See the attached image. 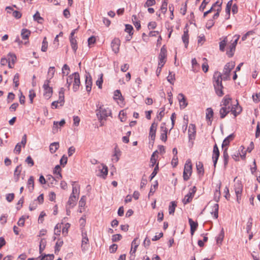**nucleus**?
Segmentation results:
<instances>
[{
	"label": "nucleus",
	"mask_w": 260,
	"mask_h": 260,
	"mask_svg": "<svg viewBox=\"0 0 260 260\" xmlns=\"http://www.w3.org/2000/svg\"><path fill=\"white\" fill-rule=\"evenodd\" d=\"M230 74H224L223 75L219 72H215L213 75V85L215 92L219 96L223 95L222 89L223 88L222 80H227L229 79Z\"/></svg>",
	"instance_id": "obj_1"
},
{
	"label": "nucleus",
	"mask_w": 260,
	"mask_h": 260,
	"mask_svg": "<svg viewBox=\"0 0 260 260\" xmlns=\"http://www.w3.org/2000/svg\"><path fill=\"white\" fill-rule=\"evenodd\" d=\"M96 114L98 119H104L106 120L107 117L111 115V111L108 108L100 106L96 110Z\"/></svg>",
	"instance_id": "obj_2"
},
{
	"label": "nucleus",
	"mask_w": 260,
	"mask_h": 260,
	"mask_svg": "<svg viewBox=\"0 0 260 260\" xmlns=\"http://www.w3.org/2000/svg\"><path fill=\"white\" fill-rule=\"evenodd\" d=\"M192 173V164L190 159L186 160L184 168L183 177L185 181H187Z\"/></svg>",
	"instance_id": "obj_3"
},
{
	"label": "nucleus",
	"mask_w": 260,
	"mask_h": 260,
	"mask_svg": "<svg viewBox=\"0 0 260 260\" xmlns=\"http://www.w3.org/2000/svg\"><path fill=\"white\" fill-rule=\"evenodd\" d=\"M234 38H236L234 41L233 40L231 41L230 44L229 45L228 50L226 51V54L230 57H232L234 54L236 46L240 38V36H235Z\"/></svg>",
	"instance_id": "obj_4"
},
{
	"label": "nucleus",
	"mask_w": 260,
	"mask_h": 260,
	"mask_svg": "<svg viewBox=\"0 0 260 260\" xmlns=\"http://www.w3.org/2000/svg\"><path fill=\"white\" fill-rule=\"evenodd\" d=\"M82 241L81 249L83 252L87 251L89 246V239L87 237V233L84 230H82Z\"/></svg>",
	"instance_id": "obj_5"
},
{
	"label": "nucleus",
	"mask_w": 260,
	"mask_h": 260,
	"mask_svg": "<svg viewBox=\"0 0 260 260\" xmlns=\"http://www.w3.org/2000/svg\"><path fill=\"white\" fill-rule=\"evenodd\" d=\"M50 82L49 80H45L43 86L44 90V95L47 99L51 96L53 92L52 87L49 85Z\"/></svg>",
	"instance_id": "obj_6"
},
{
	"label": "nucleus",
	"mask_w": 260,
	"mask_h": 260,
	"mask_svg": "<svg viewBox=\"0 0 260 260\" xmlns=\"http://www.w3.org/2000/svg\"><path fill=\"white\" fill-rule=\"evenodd\" d=\"M167 49L166 48L163 46L160 51V53L158 55V66H161L163 67L166 62V58H167Z\"/></svg>",
	"instance_id": "obj_7"
},
{
	"label": "nucleus",
	"mask_w": 260,
	"mask_h": 260,
	"mask_svg": "<svg viewBox=\"0 0 260 260\" xmlns=\"http://www.w3.org/2000/svg\"><path fill=\"white\" fill-rule=\"evenodd\" d=\"M71 77H73V90L76 91L78 90L80 85L79 74L78 73L75 72L71 75Z\"/></svg>",
	"instance_id": "obj_8"
},
{
	"label": "nucleus",
	"mask_w": 260,
	"mask_h": 260,
	"mask_svg": "<svg viewBox=\"0 0 260 260\" xmlns=\"http://www.w3.org/2000/svg\"><path fill=\"white\" fill-rule=\"evenodd\" d=\"M157 127V123L153 122L150 126L149 137L150 139L153 142L155 138L156 131Z\"/></svg>",
	"instance_id": "obj_9"
},
{
	"label": "nucleus",
	"mask_w": 260,
	"mask_h": 260,
	"mask_svg": "<svg viewBox=\"0 0 260 260\" xmlns=\"http://www.w3.org/2000/svg\"><path fill=\"white\" fill-rule=\"evenodd\" d=\"M137 238L135 239L132 243V248L130 251L131 255L129 257L131 260L134 259L135 257V253L139 244V243L137 242Z\"/></svg>",
	"instance_id": "obj_10"
},
{
	"label": "nucleus",
	"mask_w": 260,
	"mask_h": 260,
	"mask_svg": "<svg viewBox=\"0 0 260 260\" xmlns=\"http://www.w3.org/2000/svg\"><path fill=\"white\" fill-rule=\"evenodd\" d=\"M85 83L86 90L88 92H89L91 90L92 82L91 77L89 73H86Z\"/></svg>",
	"instance_id": "obj_11"
},
{
	"label": "nucleus",
	"mask_w": 260,
	"mask_h": 260,
	"mask_svg": "<svg viewBox=\"0 0 260 260\" xmlns=\"http://www.w3.org/2000/svg\"><path fill=\"white\" fill-rule=\"evenodd\" d=\"M188 138L189 139L193 140L195 138L196 128V125L193 124H190L188 127Z\"/></svg>",
	"instance_id": "obj_12"
},
{
	"label": "nucleus",
	"mask_w": 260,
	"mask_h": 260,
	"mask_svg": "<svg viewBox=\"0 0 260 260\" xmlns=\"http://www.w3.org/2000/svg\"><path fill=\"white\" fill-rule=\"evenodd\" d=\"M167 132L168 129L165 126V123H162L160 126V139L164 142H166L167 140Z\"/></svg>",
	"instance_id": "obj_13"
},
{
	"label": "nucleus",
	"mask_w": 260,
	"mask_h": 260,
	"mask_svg": "<svg viewBox=\"0 0 260 260\" xmlns=\"http://www.w3.org/2000/svg\"><path fill=\"white\" fill-rule=\"evenodd\" d=\"M120 44V41L118 38H115L112 41L111 47H112V50L115 53H117L119 52Z\"/></svg>",
	"instance_id": "obj_14"
},
{
	"label": "nucleus",
	"mask_w": 260,
	"mask_h": 260,
	"mask_svg": "<svg viewBox=\"0 0 260 260\" xmlns=\"http://www.w3.org/2000/svg\"><path fill=\"white\" fill-rule=\"evenodd\" d=\"M235 63L234 61H231L227 63L223 69V73L224 74H230L231 71L234 68Z\"/></svg>",
	"instance_id": "obj_15"
},
{
	"label": "nucleus",
	"mask_w": 260,
	"mask_h": 260,
	"mask_svg": "<svg viewBox=\"0 0 260 260\" xmlns=\"http://www.w3.org/2000/svg\"><path fill=\"white\" fill-rule=\"evenodd\" d=\"M219 156V151L216 144H215L213 147L212 158L214 162V166H216L217 160Z\"/></svg>",
	"instance_id": "obj_16"
},
{
	"label": "nucleus",
	"mask_w": 260,
	"mask_h": 260,
	"mask_svg": "<svg viewBox=\"0 0 260 260\" xmlns=\"http://www.w3.org/2000/svg\"><path fill=\"white\" fill-rule=\"evenodd\" d=\"M178 99L180 104V107L181 109H184L187 106L186 99L182 93H179L178 96Z\"/></svg>",
	"instance_id": "obj_17"
},
{
	"label": "nucleus",
	"mask_w": 260,
	"mask_h": 260,
	"mask_svg": "<svg viewBox=\"0 0 260 260\" xmlns=\"http://www.w3.org/2000/svg\"><path fill=\"white\" fill-rule=\"evenodd\" d=\"M213 114L214 112L211 108H208L206 109V118L209 125H211L212 123V118L213 116Z\"/></svg>",
	"instance_id": "obj_18"
},
{
	"label": "nucleus",
	"mask_w": 260,
	"mask_h": 260,
	"mask_svg": "<svg viewBox=\"0 0 260 260\" xmlns=\"http://www.w3.org/2000/svg\"><path fill=\"white\" fill-rule=\"evenodd\" d=\"M99 169L101 173V174L99 175V176L103 177V178H105L108 174L107 167L106 165H104V164H101L99 167Z\"/></svg>",
	"instance_id": "obj_19"
},
{
	"label": "nucleus",
	"mask_w": 260,
	"mask_h": 260,
	"mask_svg": "<svg viewBox=\"0 0 260 260\" xmlns=\"http://www.w3.org/2000/svg\"><path fill=\"white\" fill-rule=\"evenodd\" d=\"M231 108L230 106L222 107L219 111V114L221 118H224L226 115L231 112Z\"/></svg>",
	"instance_id": "obj_20"
},
{
	"label": "nucleus",
	"mask_w": 260,
	"mask_h": 260,
	"mask_svg": "<svg viewBox=\"0 0 260 260\" xmlns=\"http://www.w3.org/2000/svg\"><path fill=\"white\" fill-rule=\"evenodd\" d=\"M188 222L190 226V234L191 235H193L197 229L198 223L197 222H194L191 218L188 219Z\"/></svg>",
	"instance_id": "obj_21"
},
{
	"label": "nucleus",
	"mask_w": 260,
	"mask_h": 260,
	"mask_svg": "<svg viewBox=\"0 0 260 260\" xmlns=\"http://www.w3.org/2000/svg\"><path fill=\"white\" fill-rule=\"evenodd\" d=\"M121 155V151L118 148L117 145H116L114 148L113 158L112 160L115 162H117L119 159V156Z\"/></svg>",
	"instance_id": "obj_22"
},
{
	"label": "nucleus",
	"mask_w": 260,
	"mask_h": 260,
	"mask_svg": "<svg viewBox=\"0 0 260 260\" xmlns=\"http://www.w3.org/2000/svg\"><path fill=\"white\" fill-rule=\"evenodd\" d=\"M188 39H189V35H188V30L186 29L184 30L183 35L182 36V40L184 44L185 48L187 47L188 44Z\"/></svg>",
	"instance_id": "obj_23"
},
{
	"label": "nucleus",
	"mask_w": 260,
	"mask_h": 260,
	"mask_svg": "<svg viewBox=\"0 0 260 260\" xmlns=\"http://www.w3.org/2000/svg\"><path fill=\"white\" fill-rule=\"evenodd\" d=\"M234 137V134H232L228 136L226 138H225L222 144V147L224 148V147L228 146L229 145L230 141L233 140Z\"/></svg>",
	"instance_id": "obj_24"
},
{
	"label": "nucleus",
	"mask_w": 260,
	"mask_h": 260,
	"mask_svg": "<svg viewBox=\"0 0 260 260\" xmlns=\"http://www.w3.org/2000/svg\"><path fill=\"white\" fill-rule=\"evenodd\" d=\"M75 182H72V192L71 195H73L74 196L79 197L80 193V187L78 185H74Z\"/></svg>",
	"instance_id": "obj_25"
},
{
	"label": "nucleus",
	"mask_w": 260,
	"mask_h": 260,
	"mask_svg": "<svg viewBox=\"0 0 260 260\" xmlns=\"http://www.w3.org/2000/svg\"><path fill=\"white\" fill-rule=\"evenodd\" d=\"M234 189L236 194H241L243 189V186L239 182H237L234 185Z\"/></svg>",
	"instance_id": "obj_26"
},
{
	"label": "nucleus",
	"mask_w": 260,
	"mask_h": 260,
	"mask_svg": "<svg viewBox=\"0 0 260 260\" xmlns=\"http://www.w3.org/2000/svg\"><path fill=\"white\" fill-rule=\"evenodd\" d=\"M27 187L29 192H32L34 189V178L33 176H30L27 183Z\"/></svg>",
	"instance_id": "obj_27"
},
{
	"label": "nucleus",
	"mask_w": 260,
	"mask_h": 260,
	"mask_svg": "<svg viewBox=\"0 0 260 260\" xmlns=\"http://www.w3.org/2000/svg\"><path fill=\"white\" fill-rule=\"evenodd\" d=\"M229 42V39L228 37L224 38L223 40L219 42V49L220 51L223 52L225 49V47Z\"/></svg>",
	"instance_id": "obj_28"
},
{
	"label": "nucleus",
	"mask_w": 260,
	"mask_h": 260,
	"mask_svg": "<svg viewBox=\"0 0 260 260\" xmlns=\"http://www.w3.org/2000/svg\"><path fill=\"white\" fill-rule=\"evenodd\" d=\"M59 144L58 142H53L50 144L49 146V150L51 153H55L58 149Z\"/></svg>",
	"instance_id": "obj_29"
},
{
	"label": "nucleus",
	"mask_w": 260,
	"mask_h": 260,
	"mask_svg": "<svg viewBox=\"0 0 260 260\" xmlns=\"http://www.w3.org/2000/svg\"><path fill=\"white\" fill-rule=\"evenodd\" d=\"M218 209L219 205L217 203L214 204L212 206V210L211 213L212 214H213L214 217L215 219H217L218 217Z\"/></svg>",
	"instance_id": "obj_30"
},
{
	"label": "nucleus",
	"mask_w": 260,
	"mask_h": 260,
	"mask_svg": "<svg viewBox=\"0 0 260 260\" xmlns=\"http://www.w3.org/2000/svg\"><path fill=\"white\" fill-rule=\"evenodd\" d=\"M194 197V195H192V193L190 192H188L184 197V198L182 200L183 203L185 205L187 203L190 202Z\"/></svg>",
	"instance_id": "obj_31"
},
{
	"label": "nucleus",
	"mask_w": 260,
	"mask_h": 260,
	"mask_svg": "<svg viewBox=\"0 0 260 260\" xmlns=\"http://www.w3.org/2000/svg\"><path fill=\"white\" fill-rule=\"evenodd\" d=\"M196 168L199 174L203 175L204 173L203 164L202 162L199 161L196 164Z\"/></svg>",
	"instance_id": "obj_32"
},
{
	"label": "nucleus",
	"mask_w": 260,
	"mask_h": 260,
	"mask_svg": "<svg viewBox=\"0 0 260 260\" xmlns=\"http://www.w3.org/2000/svg\"><path fill=\"white\" fill-rule=\"evenodd\" d=\"M78 198V197L71 195L68 202V204L71 207H74L76 203Z\"/></svg>",
	"instance_id": "obj_33"
},
{
	"label": "nucleus",
	"mask_w": 260,
	"mask_h": 260,
	"mask_svg": "<svg viewBox=\"0 0 260 260\" xmlns=\"http://www.w3.org/2000/svg\"><path fill=\"white\" fill-rule=\"evenodd\" d=\"M7 59L8 62L12 63L13 65H14L16 61V56L14 54L9 53L7 56Z\"/></svg>",
	"instance_id": "obj_34"
},
{
	"label": "nucleus",
	"mask_w": 260,
	"mask_h": 260,
	"mask_svg": "<svg viewBox=\"0 0 260 260\" xmlns=\"http://www.w3.org/2000/svg\"><path fill=\"white\" fill-rule=\"evenodd\" d=\"M71 46L74 52L75 53L78 49L77 41L75 38H72L70 39Z\"/></svg>",
	"instance_id": "obj_35"
},
{
	"label": "nucleus",
	"mask_w": 260,
	"mask_h": 260,
	"mask_svg": "<svg viewBox=\"0 0 260 260\" xmlns=\"http://www.w3.org/2000/svg\"><path fill=\"white\" fill-rule=\"evenodd\" d=\"M157 153H158V151L157 150H156L152 153V154L151 156L150 162L151 164V167H153L156 162L157 157V156L156 155Z\"/></svg>",
	"instance_id": "obj_36"
},
{
	"label": "nucleus",
	"mask_w": 260,
	"mask_h": 260,
	"mask_svg": "<svg viewBox=\"0 0 260 260\" xmlns=\"http://www.w3.org/2000/svg\"><path fill=\"white\" fill-rule=\"evenodd\" d=\"M30 34V31L25 28H23L21 30V36L23 39H27Z\"/></svg>",
	"instance_id": "obj_37"
},
{
	"label": "nucleus",
	"mask_w": 260,
	"mask_h": 260,
	"mask_svg": "<svg viewBox=\"0 0 260 260\" xmlns=\"http://www.w3.org/2000/svg\"><path fill=\"white\" fill-rule=\"evenodd\" d=\"M21 172V168L20 166H18L14 171V178L16 181H18L19 178V176Z\"/></svg>",
	"instance_id": "obj_38"
},
{
	"label": "nucleus",
	"mask_w": 260,
	"mask_h": 260,
	"mask_svg": "<svg viewBox=\"0 0 260 260\" xmlns=\"http://www.w3.org/2000/svg\"><path fill=\"white\" fill-rule=\"evenodd\" d=\"M64 89L63 88H61L59 91V102L60 103V106H62L64 104Z\"/></svg>",
	"instance_id": "obj_39"
},
{
	"label": "nucleus",
	"mask_w": 260,
	"mask_h": 260,
	"mask_svg": "<svg viewBox=\"0 0 260 260\" xmlns=\"http://www.w3.org/2000/svg\"><path fill=\"white\" fill-rule=\"evenodd\" d=\"M242 111L241 107L236 106V107H232L231 109V112L234 115L235 117H236L238 114H239Z\"/></svg>",
	"instance_id": "obj_40"
},
{
	"label": "nucleus",
	"mask_w": 260,
	"mask_h": 260,
	"mask_svg": "<svg viewBox=\"0 0 260 260\" xmlns=\"http://www.w3.org/2000/svg\"><path fill=\"white\" fill-rule=\"evenodd\" d=\"M46 245V241L45 239H41L39 245V252L42 254L43 251L44 250Z\"/></svg>",
	"instance_id": "obj_41"
},
{
	"label": "nucleus",
	"mask_w": 260,
	"mask_h": 260,
	"mask_svg": "<svg viewBox=\"0 0 260 260\" xmlns=\"http://www.w3.org/2000/svg\"><path fill=\"white\" fill-rule=\"evenodd\" d=\"M176 206H177V204H176L175 202L172 201L170 203V204L169 207V212L170 214H174Z\"/></svg>",
	"instance_id": "obj_42"
},
{
	"label": "nucleus",
	"mask_w": 260,
	"mask_h": 260,
	"mask_svg": "<svg viewBox=\"0 0 260 260\" xmlns=\"http://www.w3.org/2000/svg\"><path fill=\"white\" fill-rule=\"evenodd\" d=\"M233 0H231L228 2L226 4V9H225V13L226 15H228V17L226 19H229L230 16V11L231 9V7L232 6Z\"/></svg>",
	"instance_id": "obj_43"
},
{
	"label": "nucleus",
	"mask_w": 260,
	"mask_h": 260,
	"mask_svg": "<svg viewBox=\"0 0 260 260\" xmlns=\"http://www.w3.org/2000/svg\"><path fill=\"white\" fill-rule=\"evenodd\" d=\"M228 148H225L223 149V157L224 159V165L226 166L228 163L229 155L227 152Z\"/></svg>",
	"instance_id": "obj_44"
},
{
	"label": "nucleus",
	"mask_w": 260,
	"mask_h": 260,
	"mask_svg": "<svg viewBox=\"0 0 260 260\" xmlns=\"http://www.w3.org/2000/svg\"><path fill=\"white\" fill-rule=\"evenodd\" d=\"M33 18L35 21H37L39 23H42L43 18L40 16V14L38 11L33 16Z\"/></svg>",
	"instance_id": "obj_45"
},
{
	"label": "nucleus",
	"mask_w": 260,
	"mask_h": 260,
	"mask_svg": "<svg viewBox=\"0 0 260 260\" xmlns=\"http://www.w3.org/2000/svg\"><path fill=\"white\" fill-rule=\"evenodd\" d=\"M55 73V68L54 67H50L49 68L48 72V78L49 81L53 77Z\"/></svg>",
	"instance_id": "obj_46"
},
{
	"label": "nucleus",
	"mask_w": 260,
	"mask_h": 260,
	"mask_svg": "<svg viewBox=\"0 0 260 260\" xmlns=\"http://www.w3.org/2000/svg\"><path fill=\"white\" fill-rule=\"evenodd\" d=\"M63 245V241L60 239H59L55 244V253L59 251L60 250V248Z\"/></svg>",
	"instance_id": "obj_47"
},
{
	"label": "nucleus",
	"mask_w": 260,
	"mask_h": 260,
	"mask_svg": "<svg viewBox=\"0 0 260 260\" xmlns=\"http://www.w3.org/2000/svg\"><path fill=\"white\" fill-rule=\"evenodd\" d=\"M175 78V74H173L172 72H169V74L167 77V80L169 82H170L171 84H174Z\"/></svg>",
	"instance_id": "obj_48"
},
{
	"label": "nucleus",
	"mask_w": 260,
	"mask_h": 260,
	"mask_svg": "<svg viewBox=\"0 0 260 260\" xmlns=\"http://www.w3.org/2000/svg\"><path fill=\"white\" fill-rule=\"evenodd\" d=\"M231 99L230 98H229L227 95L225 96L224 97L223 99L222 100V105H223V107H228V106H229V103L231 102Z\"/></svg>",
	"instance_id": "obj_49"
},
{
	"label": "nucleus",
	"mask_w": 260,
	"mask_h": 260,
	"mask_svg": "<svg viewBox=\"0 0 260 260\" xmlns=\"http://www.w3.org/2000/svg\"><path fill=\"white\" fill-rule=\"evenodd\" d=\"M48 47V42L47 41L46 37H44L42 42V45L41 48V50L43 52H46L47 51Z\"/></svg>",
	"instance_id": "obj_50"
},
{
	"label": "nucleus",
	"mask_w": 260,
	"mask_h": 260,
	"mask_svg": "<svg viewBox=\"0 0 260 260\" xmlns=\"http://www.w3.org/2000/svg\"><path fill=\"white\" fill-rule=\"evenodd\" d=\"M70 70L69 67L64 64L62 68V73L63 75H68L70 73Z\"/></svg>",
	"instance_id": "obj_51"
},
{
	"label": "nucleus",
	"mask_w": 260,
	"mask_h": 260,
	"mask_svg": "<svg viewBox=\"0 0 260 260\" xmlns=\"http://www.w3.org/2000/svg\"><path fill=\"white\" fill-rule=\"evenodd\" d=\"M165 115V108H162L160 109L159 112L158 113L156 118L159 121H161V118Z\"/></svg>",
	"instance_id": "obj_52"
},
{
	"label": "nucleus",
	"mask_w": 260,
	"mask_h": 260,
	"mask_svg": "<svg viewBox=\"0 0 260 260\" xmlns=\"http://www.w3.org/2000/svg\"><path fill=\"white\" fill-rule=\"evenodd\" d=\"M126 112L124 110H122L120 111L119 114V117L121 120V121L123 122L125 121L126 120L125 116H126Z\"/></svg>",
	"instance_id": "obj_53"
},
{
	"label": "nucleus",
	"mask_w": 260,
	"mask_h": 260,
	"mask_svg": "<svg viewBox=\"0 0 260 260\" xmlns=\"http://www.w3.org/2000/svg\"><path fill=\"white\" fill-rule=\"evenodd\" d=\"M54 256L53 254H43L42 260H53Z\"/></svg>",
	"instance_id": "obj_54"
},
{
	"label": "nucleus",
	"mask_w": 260,
	"mask_h": 260,
	"mask_svg": "<svg viewBox=\"0 0 260 260\" xmlns=\"http://www.w3.org/2000/svg\"><path fill=\"white\" fill-rule=\"evenodd\" d=\"M103 74H100V78L96 81V84L98 86V87L100 89L102 87V83L103 82Z\"/></svg>",
	"instance_id": "obj_55"
},
{
	"label": "nucleus",
	"mask_w": 260,
	"mask_h": 260,
	"mask_svg": "<svg viewBox=\"0 0 260 260\" xmlns=\"http://www.w3.org/2000/svg\"><path fill=\"white\" fill-rule=\"evenodd\" d=\"M85 204L86 198L85 196H82L79 202V208H84Z\"/></svg>",
	"instance_id": "obj_56"
},
{
	"label": "nucleus",
	"mask_w": 260,
	"mask_h": 260,
	"mask_svg": "<svg viewBox=\"0 0 260 260\" xmlns=\"http://www.w3.org/2000/svg\"><path fill=\"white\" fill-rule=\"evenodd\" d=\"M210 2V0H203L202 2L200 8L199 10L201 11H204L205 8H206V5Z\"/></svg>",
	"instance_id": "obj_57"
},
{
	"label": "nucleus",
	"mask_w": 260,
	"mask_h": 260,
	"mask_svg": "<svg viewBox=\"0 0 260 260\" xmlns=\"http://www.w3.org/2000/svg\"><path fill=\"white\" fill-rule=\"evenodd\" d=\"M133 30V26L130 24H126L125 25V31L128 33L130 36H132L133 34V32H132Z\"/></svg>",
	"instance_id": "obj_58"
},
{
	"label": "nucleus",
	"mask_w": 260,
	"mask_h": 260,
	"mask_svg": "<svg viewBox=\"0 0 260 260\" xmlns=\"http://www.w3.org/2000/svg\"><path fill=\"white\" fill-rule=\"evenodd\" d=\"M156 3L155 0H147L144 6L145 8L149 7L154 5Z\"/></svg>",
	"instance_id": "obj_59"
},
{
	"label": "nucleus",
	"mask_w": 260,
	"mask_h": 260,
	"mask_svg": "<svg viewBox=\"0 0 260 260\" xmlns=\"http://www.w3.org/2000/svg\"><path fill=\"white\" fill-rule=\"evenodd\" d=\"M73 81V77H71V75L68 77L67 79V83L66 86L69 89L71 84Z\"/></svg>",
	"instance_id": "obj_60"
},
{
	"label": "nucleus",
	"mask_w": 260,
	"mask_h": 260,
	"mask_svg": "<svg viewBox=\"0 0 260 260\" xmlns=\"http://www.w3.org/2000/svg\"><path fill=\"white\" fill-rule=\"evenodd\" d=\"M60 229H61V224H57L54 228V235L59 236L60 233Z\"/></svg>",
	"instance_id": "obj_61"
},
{
	"label": "nucleus",
	"mask_w": 260,
	"mask_h": 260,
	"mask_svg": "<svg viewBox=\"0 0 260 260\" xmlns=\"http://www.w3.org/2000/svg\"><path fill=\"white\" fill-rule=\"evenodd\" d=\"M19 75L18 73H16L13 78V83L15 84V87H17L19 85Z\"/></svg>",
	"instance_id": "obj_62"
},
{
	"label": "nucleus",
	"mask_w": 260,
	"mask_h": 260,
	"mask_svg": "<svg viewBox=\"0 0 260 260\" xmlns=\"http://www.w3.org/2000/svg\"><path fill=\"white\" fill-rule=\"evenodd\" d=\"M122 238V236L120 234L113 235L112 237V240L113 242H117L119 241Z\"/></svg>",
	"instance_id": "obj_63"
},
{
	"label": "nucleus",
	"mask_w": 260,
	"mask_h": 260,
	"mask_svg": "<svg viewBox=\"0 0 260 260\" xmlns=\"http://www.w3.org/2000/svg\"><path fill=\"white\" fill-rule=\"evenodd\" d=\"M22 146L21 145L20 143H18L17 144V145L15 146L14 152V153L16 154H19L21 152V148Z\"/></svg>",
	"instance_id": "obj_64"
}]
</instances>
